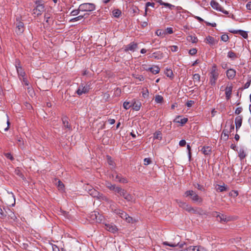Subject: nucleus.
Here are the masks:
<instances>
[{
    "mask_svg": "<svg viewBox=\"0 0 251 251\" xmlns=\"http://www.w3.org/2000/svg\"><path fill=\"white\" fill-rule=\"evenodd\" d=\"M176 201L180 207H181L188 212L200 214V212L201 211V208L192 207L191 205L184 201L178 200H176Z\"/></svg>",
    "mask_w": 251,
    "mask_h": 251,
    "instance_id": "nucleus-1",
    "label": "nucleus"
},
{
    "mask_svg": "<svg viewBox=\"0 0 251 251\" xmlns=\"http://www.w3.org/2000/svg\"><path fill=\"white\" fill-rule=\"evenodd\" d=\"M186 197H190L192 201L196 203L201 204L202 202V199L199 197L194 191L188 190L185 192Z\"/></svg>",
    "mask_w": 251,
    "mask_h": 251,
    "instance_id": "nucleus-2",
    "label": "nucleus"
},
{
    "mask_svg": "<svg viewBox=\"0 0 251 251\" xmlns=\"http://www.w3.org/2000/svg\"><path fill=\"white\" fill-rule=\"evenodd\" d=\"M35 4L36 6L33 10L32 14L34 16H39L44 11L45 7L42 1H36Z\"/></svg>",
    "mask_w": 251,
    "mask_h": 251,
    "instance_id": "nucleus-3",
    "label": "nucleus"
},
{
    "mask_svg": "<svg viewBox=\"0 0 251 251\" xmlns=\"http://www.w3.org/2000/svg\"><path fill=\"white\" fill-rule=\"evenodd\" d=\"M218 70L215 65L212 67L210 73V81L209 83L212 85H214L216 83V81L218 79L219 76Z\"/></svg>",
    "mask_w": 251,
    "mask_h": 251,
    "instance_id": "nucleus-4",
    "label": "nucleus"
},
{
    "mask_svg": "<svg viewBox=\"0 0 251 251\" xmlns=\"http://www.w3.org/2000/svg\"><path fill=\"white\" fill-rule=\"evenodd\" d=\"M87 191L89 194L94 198H96L98 199L102 200H107V199L106 197L103 196L102 194H100L99 192L94 188H88Z\"/></svg>",
    "mask_w": 251,
    "mask_h": 251,
    "instance_id": "nucleus-5",
    "label": "nucleus"
},
{
    "mask_svg": "<svg viewBox=\"0 0 251 251\" xmlns=\"http://www.w3.org/2000/svg\"><path fill=\"white\" fill-rule=\"evenodd\" d=\"M95 9V5L91 3H84L79 5V10L81 11L90 12Z\"/></svg>",
    "mask_w": 251,
    "mask_h": 251,
    "instance_id": "nucleus-6",
    "label": "nucleus"
},
{
    "mask_svg": "<svg viewBox=\"0 0 251 251\" xmlns=\"http://www.w3.org/2000/svg\"><path fill=\"white\" fill-rule=\"evenodd\" d=\"M114 211L115 213L119 215L122 219H125L127 222H132V218L129 216L125 212L118 209H115Z\"/></svg>",
    "mask_w": 251,
    "mask_h": 251,
    "instance_id": "nucleus-7",
    "label": "nucleus"
},
{
    "mask_svg": "<svg viewBox=\"0 0 251 251\" xmlns=\"http://www.w3.org/2000/svg\"><path fill=\"white\" fill-rule=\"evenodd\" d=\"M91 87L89 84H86L85 85L81 84L79 86L78 89L76 90V93L79 96L83 94H86L89 91Z\"/></svg>",
    "mask_w": 251,
    "mask_h": 251,
    "instance_id": "nucleus-8",
    "label": "nucleus"
},
{
    "mask_svg": "<svg viewBox=\"0 0 251 251\" xmlns=\"http://www.w3.org/2000/svg\"><path fill=\"white\" fill-rule=\"evenodd\" d=\"M112 177L114 181H118L120 183H126L128 181L126 178L123 177L121 175L116 174H113L110 176Z\"/></svg>",
    "mask_w": 251,
    "mask_h": 251,
    "instance_id": "nucleus-9",
    "label": "nucleus"
},
{
    "mask_svg": "<svg viewBox=\"0 0 251 251\" xmlns=\"http://www.w3.org/2000/svg\"><path fill=\"white\" fill-rule=\"evenodd\" d=\"M210 5L213 8L217 10L220 11L225 14H228V11L225 10L217 2L214 0L211 1Z\"/></svg>",
    "mask_w": 251,
    "mask_h": 251,
    "instance_id": "nucleus-10",
    "label": "nucleus"
},
{
    "mask_svg": "<svg viewBox=\"0 0 251 251\" xmlns=\"http://www.w3.org/2000/svg\"><path fill=\"white\" fill-rule=\"evenodd\" d=\"M214 216H215L218 221H220L221 222L223 223H226L229 221H230V218L229 217H226V215H224L223 214L220 215L218 214L217 212H215V214H213Z\"/></svg>",
    "mask_w": 251,
    "mask_h": 251,
    "instance_id": "nucleus-11",
    "label": "nucleus"
},
{
    "mask_svg": "<svg viewBox=\"0 0 251 251\" xmlns=\"http://www.w3.org/2000/svg\"><path fill=\"white\" fill-rule=\"evenodd\" d=\"M104 228L108 231L112 232L115 233L117 231L118 228L117 226L113 224H105Z\"/></svg>",
    "mask_w": 251,
    "mask_h": 251,
    "instance_id": "nucleus-12",
    "label": "nucleus"
},
{
    "mask_svg": "<svg viewBox=\"0 0 251 251\" xmlns=\"http://www.w3.org/2000/svg\"><path fill=\"white\" fill-rule=\"evenodd\" d=\"M24 31V25L23 23L19 22L16 24V32L17 34H21Z\"/></svg>",
    "mask_w": 251,
    "mask_h": 251,
    "instance_id": "nucleus-13",
    "label": "nucleus"
},
{
    "mask_svg": "<svg viewBox=\"0 0 251 251\" xmlns=\"http://www.w3.org/2000/svg\"><path fill=\"white\" fill-rule=\"evenodd\" d=\"M137 48V44L132 42L130 44L127 45L125 47V50L127 51H134Z\"/></svg>",
    "mask_w": 251,
    "mask_h": 251,
    "instance_id": "nucleus-14",
    "label": "nucleus"
},
{
    "mask_svg": "<svg viewBox=\"0 0 251 251\" xmlns=\"http://www.w3.org/2000/svg\"><path fill=\"white\" fill-rule=\"evenodd\" d=\"M163 244L164 245H166V246H168L172 247H175L178 246L180 248H182L183 247V246L185 244V243L184 242H183L181 243H177L172 244V243H169L168 242L165 241V242H163Z\"/></svg>",
    "mask_w": 251,
    "mask_h": 251,
    "instance_id": "nucleus-15",
    "label": "nucleus"
},
{
    "mask_svg": "<svg viewBox=\"0 0 251 251\" xmlns=\"http://www.w3.org/2000/svg\"><path fill=\"white\" fill-rule=\"evenodd\" d=\"M232 86L231 85H228L225 89L226 97L227 100H229L232 94Z\"/></svg>",
    "mask_w": 251,
    "mask_h": 251,
    "instance_id": "nucleus-16",
    "label": "nucleus"
},
{
    "mask_svg": "<svg viewBox=\"0 0 251 251\" xmlns=\"http://www.w3.org/2000/svg\"><path fill=\"white\" fill-rule=\"evenodd\" d=\"M235 123L236 126V129L237 131L238 129L241 127L242 123V117L238 116L235 118Z\"/></svg>",
    "mask_w": 251,
    "mask_h": 251,
    "instance_id": "nucleus-17",
    "label": "nucleus"
},
{
    "mask_svg": "<svg viewBox=\"0 0 251 251\" xmlns=\"http://www.w3.org/2000/svg\"><path fill=\"white\" fill-rule=\"evenodd\" d=\"M141 106V103L139 101H136L135 100L132 101V107L133 109L136 111L140 110Z\"/></svg>",
    "mask_w": 251,
    "mask_h": 251,
    "instance_id": "nucleus-18",
    "label": "nucleus"
},
{
    "mask_svg": "<svg viewBox=\"0 0 251 251\" xmlns=\"http://www.w3.org/2000/svg\"><path fill=\"white\" fill-rule=\"evenodd\" d=\"M236 75V72L234 69H228L226 71V75L229 79H233Z\"/></svg>",
    "mask_w": 251,
    "mask_h": 251,
    "instance_id": "nucleus-19",
    "label": "nucleus"
},
{
    "mask_svg": "<svg viewBox=\"0 0 251 251\" xmlns=\"http://www.w3.org/2000/svg\"><path fill=\"white\" fill-rule=\"evenodd\" d=\"M150 57H153L156 59H161L163 58V53L160 51L153 52Z\"/></svg>",
    "mask_w": 251,
    "mask_h": 251,
    "instance_id": "nucleus-20",
    "label": "nucleus"
},
{
    "mask_svg": "<svg viewBox=\"0 0 251 251\" xmlns=\"http://www.w3.org/2000/svg\"><path fill=\"white\" fill-rule=\"evenodd\" d=\"M17 73L19 75V76L21 78V77H24L25 75V72L23 70L22 67L21 66H16Z\"/></svg>",
    "mask_w": 251,
    "mask_h": 251,
    "instance_id": "nucleus-21",
    "label": "nucleus"
},
{
    "mask_svg": "<svg viewBox=\"0 0 251 251\" xmlns=\"http://www.w3.org/2000/svg\"><path fill=\"white\" fill-rule=\"evenodd\" d=\"M200 75L198 74H195L193 75V80L195 83V85L197 86L200 84Z\"/></svg>",
    "mask_w": 251,
    "mask_h": 251,
    "instance_id": "nucleus-22",
    "label": "nucleus"
},
{
    "mask_svg": "<svg viewBox=\"0 0 251 251\" xmlns=\"http://www.w3.org/2000/svg\"><path fill=\"white\" fill-rule=\"evenodd\" d=\"M206 42L208 44H210V45H214L216 43V41L215 40V39L210 36H207L206 39Z\"/></svg>",
    "mask_w": 251,
    "mask_h": 251,
    "instance_id": "nucleus-23",
    "label": "nucleus"
},
{
    "mask_svg": "<svg viewBox=\"0 0 251 251\" xmlns=\"http://www.w3.org/2000/svg\"><path fill=\"white\" fill-rule=\"evenodd\" d=\"M232 33H239L242 37H243L244 38H247L248 37V34L246 31H243V30H234V31H230Z\"/></svg>",
    "mask_w": 251,
    "mask_h": 251,
    "instance_id": "nucleus-24",
    "label": "nucleus"
},
{
    "mask_svg": "<svg viewBox=\"0 0 251 251\" xmlns=\"http://www.w3.org/2000/svg\"><path fill=\"white\" fill-rule=\"evenodd\" d=\"M202 152L205 155H208L211 151V147L209 146L203 147L201 149Z\"/></svg>",
    "mask_w": 251,
    "mask_h": 251,
    "instance_id": "nucleus-25",
    "label": "nucleus"
},
{
    "mask_svg": "<svg viewBox=\"0 0 251 251\" xmlns=\"http://www.w3.org/2000/svg\"><path fill=\"white\" fill-rule=\"evenodd\" d=\"M149 70L153 74H157L159 72L160 69L157 66H155L152 67H151L149 69Z\"/></svg>",
    "mask_w": 251,
    "mask_h": 251,
    "instance_id": "nucleus-26",
    "label": "nucleus"
},
{
    "mask_svg": "<svg viewBox=\"0 0 251 251\" xmlns=\"http://www.w3.org/2000/svg\"><path fill=\"white\" fill-rule=\"evenodd\" d=\"M154 139L161 140L162 139V133L160 131H157L153 134Z\"/></svg>",
    "mask_w": 251,
    "mask_h": 251,
    "instance_id": "nucleus-27",
    "label": "nucleus"
},
{
    "mask_svg": "<svg viewBox=\"0 0 251 251\" xmlns=\"http://www.w3.org/2000/svg\"><path fill=\"white\" fill-rule=\"evenodd\" d=\"M187 40L193 43H196L198 42V39L195 36H193L192 35L188 36L187 37Z\"/></svg>",
    "mask_w": 251,
    "mask_h": 251,
    "instance_id": "nucleus-28",
    "label": "nucleus"
},
{
    "mask_svg": "<svg viewBox=\"0 0 251 251\" xmlns=\"http://www.w3.org/2000/svg\"><path fill=\"white\" fill-rule=\"evenodd\" d=\"M107 157L108 163L109 165L110 166V168L114 169V163L113 161L112 160L111 157H109V156H107Z\"/></svg>",
    "mask_w": 251,
    "mask_h": 251,
    "instance_id": "nucleus-29",
    "label": "nucleus"
},
{
    "mask_svg": "<svg viewBox=\"0 0 251 251\" xmlns=\"http://www.w3.org/2000/svg\"><path fill=\"white\" fill-rule=\"evenodd\" d=\"M238 154L239 157L241 160L244 159L246 156V154L243 150H240Z\"/></svg>",
    "mask_w": 251,
    "mask_h": 251,
    "instance_id": "nucleus-30",
    "label": "nucleus"
},
{
    "mask_svg": "<svg viewBox=\"0 0 251 251\" xmlns=\"http://www.w3.org/2000/svg\"><path fill=\"white\" fill-rule=\"evenodd\" d=\"M124 198L128 201H134V198L130 194L128 193L126 194V196H125V197Z\"/></svg>",
    "mask_w": 251,
    "mask_h": 251,
    "instance_id": "nucleus-31",
    "label": "nucleus"
},
{
    "mask_svg": "<svg viewBox=\"0 0 251 251\" xmlns=\"http://www.w3.org/2000/svg\"><path fill=\"white\" fill-rule=\"evenodd\" d=\"M105 185L109 190L113 191L114 190V187L116 185H113L109 182H106Z\"/></svg>",
    "mask_w": 251,
    "mask_h": 251,
    "instance_id": "nucleus-32",
    "label": "nucleus"
},
{
    "mask_svg": "<svg viewBox=\"0 0 251 251\" xmlns=\"http://www.w3.org/2000/svg\"><path fill=\"white\" fill-rule=\"evenodd\" d=\"M112 13L113 15L116 18L119 17L121 14V11L119 9L114 10Z\"/></svg>",
    "mask_w": 251,
    "mask_h": 251,
    "instance_id": "nucleus-33",
    "label": "nucleus"
},
{
    "mask_svg": "<svg viewBox=\"0 0 251 251\" xmlns=\"http://www.w3.org/2000/svg\"><path fill=\"white\" fill-rule=\"evenodd\" d=\"M132 106V102L125 101L123 104V106L126 109H128Z\"/></svg>",
    "mask_w": 251,
    "mask_h": 251,
    "instance_id": "nucleus-34",
    "label": "nucleus"
},
{
    "mask_svg": "<svg viewBox=\"0 0 251 251\" xmlns=\"http://www.w3.org/2000/svg\"><path fill=\"white\" fill-rule=\"evenodd\" d=\"M63 124L64 125V127L68 128H70V126L69 125L68 121H67V119L66 118H64L62 119Z\"/></svg>",
    "mask_w": 251,
    "mask_h": 251,
    "instance_id": "nucleus-35",
    "label": "nucleus"
},
{
    "mask_svg": "<svg viewBox=\"0 0 251 251\" xmlns=\"http://www.w3.org/2000/svg\"><path fill=\"white\" fill-rule=\"evenodd\" d=\"M83 17H84V16L79 15L75 18L71 19L70 21L71 22H75L82 20L83 18Z\"/></svg>",
    "mask_w": 251,
    "mask_h": 251,
    "instance_id": "nucleus-36",
    "label": "nucleus"
},
{
    "mask_svg": "<svg viewBox=\"0 0 251 251\" xmlns=\"http://www.w3.org/2000/svg\"><path fill=\"white\" fill-rule=\"evenodd\" d=\"M163 97L160 95H157L155 96V101L157 103H160L163 101Z\"/></svg>",
    "mask_w": 251,
    "mask_h": 251,
    "instance_id": "nucleus-37",
    "label": "nucleus"
},
{
    "mask_svg": "<svg viewBox=\"0 0 251 251\" xmlns=\"http://www.w3.org/2000/svg\"><path fill=\"white\" fill-rule=\"evenodd\" d=\"M228 133L229 131L227 129H224L223 131L222 135H224V136L226 137V140L228 138Z\"/></svg>",
    "mask_w": 251,
    "mask_h": 251,
    "instance_id": "nucleus-38",
    "label": "nucleus"
},
{
    "mask_svg": "<svg viewBox=\"0 0 251 251\" xmlns=\"http://www.w3.org/2000/svg\"><path fill=\"white\" fill-rule=\"evenodd\" d=\"M154 3H153V2H147L146 3V10H145V14H147V7H149V6H151L152 7H154Z\"/></svg>",
    "mask_w": 251,
    "mask_h": 251,
    "instance_id": "nucleus-39",
    "label": "nucleus"
},
{
    "mask_svg": "<svg viewBox=\"0 0 251 251\" xmlns=\"http://www.w3.org/2000/svg\"><path fill=\"white\" fill-rule=\"evenodd\" d=\"M57 183H58V184H57L58 188L59 190H63V189L64 188V185L62 183V182L60 180H58Z\"/></svg>",
    "mask_w": 251,
    "mask_h": 251,
    "instance_id": "nucleus-40",
    "label": "nucleus"
},
{
    "mask_svg": "<svg viewBox=\"0 0 251 251\" xmlns=\"http://www.w3.org/2000/svg\"><path fill=\"white\" fill-rule=\"evenodd\" d=\"M166 75L168 77H172L173 75V72L170 69H167L166 71Z\"/></svg>",
    "mask_w": 251,
    "mask_h": 251,
    "instance_id": "nucleus-41",
    "label": "nucleus"
},
{
    "mask_svg": "<svg viewBox=\"0 0 251 251\" xmlns=\"http://www.w3.org/2000/svg\"><path fill=\"white\" fill-rule=\"evenodd\" d=\"M228 39L229 37L227 34H223L221 36V40L224 42H227Z\"/></svg>",
    "mask_w": 251,
    "mask_h": 251,
    "instance_id": "nucleus-42",
    "label": "nucleus"
},
{
    "mask_svg": "<svg viewBox=\"0 0 251 251\" xmlns=\"http://www.w3.org/2000/svg\"><path fill=\"white\" fill-rule=\"evenodd\" d=\"M194 186L200 190H201V191L204 190V188H203V186L199 184V183H195L194 184Z\"/></svg>",
    "mask_w": 251,
    "mask_h": 251,
    "instance_id": "nucleus-43",
    "label": "nucleus"
},
{
    "mask_svg": "<svg viewBox=\"0 0 251 251\" xmlns=\"http://www.w3.org/2000/svg\"><path fill=\"white\" fill-rule=\"evenodd\" d=\"M80 11H81V10H79V7L78 9L73 10L71 12V14L72 16L77 15L79 14Z\"/></svg>",
    "mask_w": 251,
    "mask_h": 251,
    "instance_id": "nucleus-44",
    "label": "nucleus"
},
{
    "mask_svg": "<svg viewBox=\"0 0 251 251\" xmlns=\"http://www.w3.org/2000/svg\"><path fill=\"white\" fill-rule=\"evenodd\" d=\"M217 190L220 192H223L226 190V188L225 186L218 185Z\"/></svg>",
    "mask_w": 251,
    "mask_h": 251,
    "instance_id": "nucleus-45",
    "label": "nucleus"
},
{
    "mask_svg": "<svg viewBox=\"0 0 251 251\" xmlns=\"http://www.w3.org/2000/svg\"><path fill=\"white\" fill-rule=\"evenodd\" d=\"M161 5H164V6H166V7H169V8L170 9H172L173 7H175V6H174V5H172V4H171L169 3H166V2H165V3H161Z\"/></svg>",
    "mask_w": 251,
    "mask_h": 251,
    "instance_id": "nucleus-46",
    "label": "nucleus"
},
{
    "mask_svg": "<svg viewBox=\"0 0 251 251\" xmlns=\"http://www.w3.org/2000/svg\"><path fill=\"white\" fill-rule=\"evenodd\" d=\"M122 190V188H121L120 187L116 186L115 185L113 191L120 194V192H121Z\"/></svg>",
    "mask_w": 251,
    "mask_h": 251,
    "instance_id": "nucleus-47",
    "label": "nucleus"
},
{
    "mask_svg": "<svg viewBox=\"0 0 251 251\" xmlns=\"http://www.w3.org/2000/svg\"><path fill=\"white\" fill-rule=\"evenodd\" d=\"M228 56L229 58H234L236 57V54L232 51H229L228 53Z\"/></svg>",
    "mask_w": 251,
    "mask_h": 251,
    "instance_id": "nucleus-48",
    "label": "nucleus"
},
{
    "mask_svg": "<svg viewBox=\"0 0 251 251\" xmlns=\"http://www.w3.org/2000/svg\"><path fill=\"white\" fill-rule=\"evenodd\" d=\"M197 50L195 48L191 49L189 51L190 54H191L192 55L196 54L197 53Z\"/></svg>",
    "mask_w": 251,
    "mask_h": 251,
    "instance_id": "nucleus-49",
    "label": "nucleus"
},
{
    "mask_svg": "<svg viewBox=\"0 0 251 251\" xmlns=\"http://www.w3.org/2000/svg\"><path fill=\"white\" fill-rule=\"evenodd\" d=\"M188 121V119L184 118L181 119L180 121H178L177 122L181 123L182 125L185 124Z\"/></svg>",
    "mask_w": 251,
    "mask_h": 251,
    "instance_id": "nucleus-50",
    "label": "nucleus"
},
{
    "mask_svg": "<svg viewBox=\"0 0 251 251\" xmlns=\"http://www.w3.org/2000/svg\"><path fill=\"white\" fill-rule=\"evenodd\" d=\"M144 162L145 165H148L151 163V160L150 158H146L144 159Z\"/></svg>",
    "mask_w": 251,
    "mask_h": 251,
    "instance_id": "nucleus-51",
    "label": "nucleus"
},
{
    "mask_svg": "<svg viewBox=\"0 0 251 251\" xmlns=\"http://www.w3.org/2000/svg\"><path fill=\"white\" fill-rule=\"evenodd\" d=\"M4 155L7 158L10 159L11 160H13L14 159L13 157L10 153H5Z\"/></svg>",
    "mask_w": 251,
    "mask_h": 251,
    "instance_id": "nucleus-52",
    "label": "nucleus"
},
{
    "mask_svg": "<svg viewBox=\"0 0 251 251\" xmlns=\"http://www.w3.org/2000/svg\"><path fill=\"white\" fill-rule=\"evenodd\" d=\"M142 95L144 98H147L149 96V91L148 89H146L145 91H144Z\"/></svg>",
    "mask_w": 251,
    "mask_h": 251,
    "instance_id": "nucleus-53",
    "label": "nucleus"
},
{
    "mask_svg": "<svg viewBox=\"0 0 251 251\" xmlns=\"http://www.w3.org/2000/svg\"><path fill=\"white\" fill-rule=\"evenodd\" d=\"M242 107H238L236 108L235 111V113L236 114V115H239L240 113H241V112L242 111Z\"/></svg>",
    "mask_w": 251,
    "mask_h": 251,
    "instance_id": "nucleus-54",
    "label": "nucleus"
},
{
    "mask_svg": "<svg viewBox=\"0 0 251 251\" xmlns=\"http://www.w3.org/2000/svg\"><path fill=\"white\" fill-rule=\"evenodd\" d=\"M127 194V193L126 192V191L122 189V190H121V192H120V195L125 198V196H126V194Z\"/></svg>",
    "mask_w": 251,
    "mask_h": 251,
    "instance_id": "nucleus-55",
    "label": "nucleus"
},
{
    "mask_svg": "<svg viewBox=\"0 0 251 251\" xmlns=\"http://www.w3.org/2000/svg\"><path fill=\"white\" fill-rule=\"evenodd\" d=\"M194 103V101L193 100H189L186 102V105L188 107H190L192 106V105Z\"/></svg>",
    "mask_w": 251,
    "mask_h": 251,
    "instance_id": "nucleus-56",
    "label": "nucleus"
},
{
    "mask_svg": "<svg viewBox=\"0 0 251 251\" xmlns=\"http://www.w3.org/2000/svg\"><path fill=\"white\" fill-rule=\"evenodd\" d=\"M186 142L185 140H181L179 142V145L181 147H184L185 146Z\"/></svg>",
    "mask_w": 251,
    "mask_h": 251,
    "instance_id": "nucleus-57",
    "label": "nucleus"
},
{
    "mask_svg": "<svg viewBox=\"0 0 251 251\" xmlns=\"http://www.w3.org/2000/svg\"><path fill=\"white\" fill-rule=\"evenodd\" d=\"M166 32L168 34H172L173 33V28L172 27H168L166 29Z\"/></svg>",
    "mask_w": 251,
    "mask_h": 251,
    "instance_id": "nucleus-58",
    "label": "nucleus"
},
{
    "mask_svg": "<svg viewBox=\"0 0 251 251\" xmlns=\"http://www.w3.org/2000/svg\"><path fill=\"white\" fill-rule=\"evenodd\" d=\"M230 195L231 196L235 197L238 196V193L236 191H232V192H230Z\"/></svg>",
    "mask_w": 251,
    "mask_h": 251,
    "instance_id": "nucleus-59",
    "label": "nucleus"
},
{
    "mask_svg": "<svg viewBox=\"0 0 251 251\" xmlns=\"http://www.w3.org/2000/svg\"><path fill=\"white\" fill-rule=\"evenodd\" d=\"M170 48H171V50L173 52L176 51L178 49V47L176 46H171Z\"/></svg>",
    "mask_w": 251,
    "mask_h": 251,
    "instance_id": "nucleus-60",
    "label": "nucleus"
},
{
    "mask_svg": "<svg viewBox=\"0 0 251 251\" xmlns=\"http://www.w3.org/2000/svg\"><path fill=\"white\" fill-rule=\"evenodd\" d=\"M251 82V80H249V81H248L247 82H246V83H245V84L244 85V89H247V88H248L250 86V85Z\"/></svg>",
    "mask_w": 251,
    "mask_h": 251,
    "instance_id": "nucleus-61",
    "label": "nucleus"
},
{
    "mask_svg": "<svg viewBox=\"0 0 251 251\" xmlns=\"http://www.w3.org/2000/svg\"><path fill=\"white\" fill-rule=\"evenodd\" d=\"M197 251H206V250L204 248L201 246H199L197 247Z\"/></svg>",
    "mask_w": 251,
    "mask_h": 251,
    "instance_id": "nucleus-62",
    "label": "nucleus"
},
{
    "mask_svg": "<svg viewBox=\"0 0 251 251\" xmlns=\"http://www.w3.org/2000/svg\"><path fill=\"white\" fill-rule=\"evenodd\" d=\"M234 129V125L231 124L229 125V129L228 130L229 132H231Z\"/></svg>",
    "mask_w": 251,
    "mask_h": 251,
    "instance_id": "nucleus-63",
    "label": "nucleus"
},
{
    "mask_svg": "<svg viewBox=\"0 0 251 251\" xmlns=\"http://www.w3.org/2000/svg\"><path fill=\"white\" fill-rule=\"evenodd\" d=\"M246 7L249 10H251V2H248L246 4Z\"/></svg>",
    "mask_w": 251,
    "mask_h": 251,
    "instance_id": "nucleus-64",
    "label": "nucleus"
}]
</instances>
